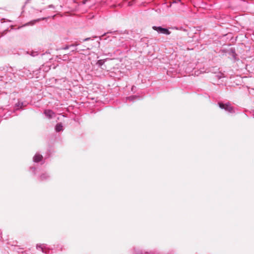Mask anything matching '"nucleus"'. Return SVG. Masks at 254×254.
Returning <instances> with one entry per match:
<instances>
[{
  "mask_svg": "<svg viewBox=\"0 0 254 254\" xmlns=\"http://www.w3.org/2000/svg\"><path fill=\"white\" fill-rule=\"evenodd\" d=\"M153 29L157 31L159 33L164 34L166 35H169L170 34V32L168 29L164 28H162L161 27H157V26H153Z\"/></svg>",
  "mask_w": 254,
  "mask_h": 254,
  "instance_id": "1",
  "label": "nucleus"
},
{
  "mask_svg": "<svg viewBox=\"0 0 254 254\" xmlns=\"http://www.w3.org/2000/svg\"><path fill=\"white\" fill-rule=\"evenodd\" d=\"M219 106L220 108L224 109L225 111L230 113H232L233 112V108L229 103L223 104L219 103Z\"/></svg>",
  "mask_w": 254,
  "mask_h": 254,
  "instance_id": "2",
  "label": "nucleus"
},
{
  "mask_svg": "<svg viewBox=\"0 0 254 254\" xmlns=\"http://www.w3.org/2000/svg\"><path fill=\"white\" fill-rule=\"evenodd\" d=\"M44 114L49 119L52 118L55 115V113L51 110H45Z\"/></svg>",
  "mask_w": 254,
  "mask_h": 254,
  "instance_id": "3",
  "label": "nucleus"
},
{
  "mask_svg": "<svg viewBox=\"0 0 254 254\" xmlns=\"http://www.w3.org/2000/svg\"><path fill=\"white\" fill-rule=\"evenodd\" d=\"M43 156L39 154H36L33 157V161L35 162H39L42 160Z\"/></svg>",
  "mask_w": 254,
  "mask_h": 254,
  "instance_id": "4",
  "label": "nucleus"
},
{
  "mask_svg": "<svg viewBox=\"0 0 254 254\" xmlns=\"http://www.w3.org/2000/svg\"><path fill=\"white\" fill-rule=\"evenodd\" d=\"M63 127L62 124L61 123H59L56 125L55 129L57 132H59L63 130Z\"/></svg>",
  "mask_w": 254,
  "mask_h": 254,
  "instance_id": "5",
  "label": "nucleus"
},
{
  "mask_svg": "<svg viewBox=\"0 0 254 254\" xmlns=\"http://www.w3.org/2000/svg\"><path fill=\"white\" fill-rule=\"evenodd\" d=\"M105 63V61L103 60H100L97 61V64L99 66H102Z\"/></svg>",
  "mask_w": 254,
  "mask_h": 254,
  "instance_id": "6",
  "label": "nucleus"
},
{
  "mask_svg": "<svg viewBox=\"0 0 254 254\" xmlns=\"http://www.w3.org/2000/svg\"><path fill=\"white\" fill-rule=\"evenodd\" d=\"M137 97L136 96H130V97H128L127 98V99L129 100H130V101H132L135 98H136Z\"/></svg>",
  "mask_w": 254,
  "mask_h": 254,
  "instance_id": "7",
  "label": "nucleus"
},
{
  "mask_svg": "<svg viewBox=\"0 0 254 254\" xmlns=\"http://www.w3.org/2000/svg\"><path fill=\"white\" fill-rule=\"evenodd\" d=\"M31 56L33 57H35L37 55H38V52H32L30 54Z\"/></svg>",
  "mask_w": 254,
  "mask_h": 254,
  "instance_id": "8",
  "label": "nucleus"
},
{
  "mask_svg": "<svg viewBox=\"0 0 254 254\" xmlns=\"http://www.w3.org/2000/svg\"><path fill=\"white\" fill-rule=\"evenodd\" d=\"M217 77L218 79H220L222 77H224V74H222V73H220V74H218L217 75Z\"/></svg>",
  "mask_w": 254,
  "mask_h": 254,
  "instance_id": "9",
  "label": "nucleus"
},
{
  "mask_svg": "<svg viewBox=\"0 0 254 254\" xmlns=\"http://www.w3.org/2000/svg\"><path fill=\"white\" fill-rule=\"evenodd\" d=\"M79 43H78L77 42H75V43L72 44L70 45V47H73V46H77L78 45H79Z\"/></svg>",
  "mask_w": 254,
  "mask_h": 254,
  "instance_id": "10",
  "label": "nucleus"
},
{
  "mask_svg": "<svg viewBox=\"0 0 254 254\" xmlns=\"http://www.w3.org/2000/svg\"><path fill=\"white\" fill-rule=\"evenodd\" d=\"M70 47V46H66L65 47H64L62 48V49L63 50H67L69 49V48Z\"/></svg>",
  "mask_w": 254,
  "mask_h": 254,
  "instance_id": "11",
  "label": "nucleus"
},
{
  "mask_svg": "<svg viewBox=\"0 0 254 254\" xmlns=\"http://www.w3.org/2000/svg\"><path fill=\"white\" fill-rule=\"evenodd\" d=\"M48 8H54V6L52 4L49 5Z\"/></svg>",
  "mask_w": 254,
  "mask_h": 254,
  "instance_id": "12",
  "label": "nucleus"
},
{
  "mask_svg": "<svg viewBox=\"0 0 254 254\" xmlns=\"http://www.w3.org/2000/svg\"><path fill=\"white\" fill-rule=\"evenodd\" d=\"M90 39V38H85L83 40L84 41H88Z\"/></svg>",
  "mask_w": 254,
  "mask_h": 254,
  "instance_id": "13",
  "label": "nucleus"
},
{
  "mask_svg": "<svg viewBox=\"0 0 254 254\" xmlns=\"http://www.w3.org/2000/svg\"><path fill=\"white\" fill-rule=\"evenodd\" d=\"M41 177L42 179H43L44 178H45L44 175L41 176Z\"/></svg>",
  "mask_w": 254,
  "mask_h": 254,
  "instance_id": "14",
  "label": "nucleus"
},
{
  "mask_svg": "<svg viewBox=\"0 0 254 254\" xmlns=\"http://www.w3.org/2000/svg\"><path fill=\"white\" fill-rule=\"evenodd\" d=\"M39 248H40L42 250V252H44V250L43 249V248L41 247V246H39Z\"/></svg>",
  "mask_w": 254,
  "mask_h": 254,
  "instance_id": "15",
  "label": "nucleus"
}]
</instances>
